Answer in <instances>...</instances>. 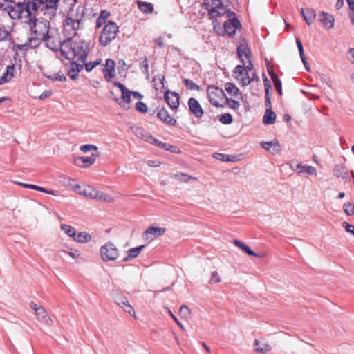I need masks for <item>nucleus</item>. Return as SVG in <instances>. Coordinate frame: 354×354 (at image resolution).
Listing matches in <instances>:
<instances>
[{
  "label": "nucleus",
  "instance_id": "nucleus-19",
  "mask_svg": "<svg viewBox=\"0 0 354 354\" xmlns=\"http://www.w3.org/2000/svg\"><path fill=\"white\" fill-rule=\"evenodd\" d=\"M237 55L242 64H245V59L250 58V50L248 45L241 44L237 47Z\"/></svg>",
  "mask_w": 354,
  "mask_h": 354
},
{
  "label": "nucleus",
  "instance_id": "nucleus-23",
  "mask_svg": "<svg viewBox=\"0 0 354 354\" xmlns=\"http://www.w3.org/2000/svg\"><path fill=\"white\" fill-rule=\"evenodd\" d=\"M301 13L308 25H310L315 19L316 13L313 9L309 8H301Z\"/></svg>",
  "mask_w": 354,
  "mask_h": 354
},
{
  "label": "nucleus",
  "instance_id": "nucleus-64",
  "mask_svg": "<svg viewBox=\"0 0 354 354\" xmlns=\"http://www.w3.org/2000/svg\"><path fill=\"white\" fill-rule=\"evenodd\" d=\"M147 165L150 167H156L160 166V162L159 161L149 160Z\"/></svg>",
  "mask_w": 354,
  "mask_h": 354
},
{
  "label": "nucleus",
  "instance_id": "nucleus-43",
  "mask_svg": "<svg viewBox=\"0 0 354 354\" xmlns=\"http://www.w3.org/2000/svg\"><path fill=\"white\" fill-rule=\"evenodd\" d=\"M174 178L176 180L182 181V182H188L191 179H196L195 178H193L192 176L187 175L184 173L176 174L174 175Z\"/></svg>",
  "mask_w": 354,
  "mask_h": 354
},
{
  "label": "nucleus",
  "instance_id": "nucleus-18",
  "mask_svg": "<svg viewBox=\"0 0 354 354\" xmlns=\"http://www.w3.org/2000/svg\"><path fill=\"white\" fill-rule=\"evenodd\" d=\"M157 117L167 125L175 126L176 124V120L165 109H162L158 112Z\"/></svg>",
  "mask_w": 354,
  "mask_h": 354
},
{
  "label": "nucleus",
  "instance_id": "nucleus-17",
  "mask_svg": "<svg viewBox=\"0 0 354 354\" xmlns=\"http://www.w3.org/2000/svg\"><path fill=\"white\" fill-rule=\"evenodd\" d=\"M261 145L265 150L270 152L272 154H277L280 152V145L277 140H273L270 142H262Z\"/></svg>",
  "mask_w": 354,
  "mask_h": 354
},
{
  "label": "nucleus",
  "instance_id": "nucleus-4",
  "mask_svg": "<svg viewBox=\"0 0 354 354\" xmlns=\"http://www.w3.org/2000/svg\"><path fill=\"white\" fill-rule=\"evenodd\" d=\"M85 15L84 6H78L75 9L72 8L68 12L64 21V26L66 30L76 31L82 28V21Z\"/></svg>",
  "mask_w": 354,
  "mask_h": 354
},
{
  "label": "nucleus",
  "instance_id": "nucleus-7",
  "mask_svg": "<svg viewBox=\"0 0 354 354\" xmlns=\"http://www.w3.org/2000/svg\"><path fill=\"white\" fill-rule=\"evenodd\" d=\"M100 252L102 260L105 262L115 261L119 257L118 249L116 245L111 242H108L102 245L100 248Z\"/></svg>",
  "mask_w": 354,
  "mask_h": 354
},
{
  "label": "nucleus",
  "instance_id": "nucleus-41",
  "mask_svg": "<svg viewBox=\"0 0 354 354\" xmlns=\"http://www.w3.org/2000/svg\"><path fill=\"white\" fill-rule=\"evenodd\" d=\"M62 254H68L73 259H76L80 256L79 252L76 250H71L69 252H66L65 250H60L57 252V255L62 257Z\"/></svg>",
  "mask_w": 354,
  "mask_h": 354
},
{
  "label": "nucleus",
  "instance_id": "nucleus-50",
  "mask_svg": "<svg viewBox=\"0 0 354 354\" xmlns=\"http://www.w3.org/2000/svg\"><path fill=\"white\" fill-rule=\"evenodd\" d=\"M136 108L140 113H145L147 112V105L141 101H139L136 103Z\"/></svg>",
  "mask_w": 354,
  "mask_h": 354
},
{
  "label": "nucleus",
  "instance_id": "nucleus-40",
  "mask_svg": "<svg viewBox=\"0 0 354 354\" xmlns=\"http://www.w3.org/2000/svg\"><path fill=\"white\" fill-rule=\"evenodd\" d=\"M219 121L224 124H230L233 122V118L230 113L222 114L219 117Z\"/></svg>",
  "mask_w": 354,
  "mask_h": 354
},
{
  "label": "nucleus",
  "instance_id": "nucleus-8",
  "mask_svg": "<svg viewBox=\"0 0 354 354\" xmlns=\"http://www.w3.org/2000/svg\"><path fill=\"white\" fill-rule=\"evenodd\" d=\"M207 94L209 102L216 107L223 106L221 104L225 100V94L223 89L214 86H209L207 88Z\"/></svg>",
  "mask_w": 354,
  "mask_h": 354
},
{
  "label": "nucleus",
  "instance_id": "nucleus-48",
  "mask_svg": "<svg viewBox=\"0 0 354 354\" xmlns=\"http://www.w3.org/2000/svg\"><path fill=\"white\" fill-rule=\"evenodd\" d=\"M80 150L84 153L88 152L91 150H94L95 151H97V147L95 145H93L86 144V145H82L80 147Z\"/></svg>",
  "mask_w": 354,
  "mask_h": 354
},
{
  "label": "nucleus",
  "instance_id": "nucleus-58",
  "mask_svg": "<svg viewBox=\"0 0 354 354\" xmlns=\"http://www.w3.org/2000/svg\"><path fill=\"white\" fill-rule=\"evenodd\" d=\"M140 64H141V68H143L144 69V71L145 73L148 74L149 73V65H148V62H147V57H145L144 58V59L140 62Z\"/></svg>",
  "mask_w": 354,
  "mask_h": 354
},
{
  "label": "nucleus",
  "instance_id": "nucleus-26",
  "mask_svg": "<svg viewBox=\"0 0 354 354\" xmlns=\"http://www.w3.org/2000/svg\"><path fill=\"white\" fill-rule=\"evenodd\" d=\"M41 41H44L43 38L31 35L24 46L26 47V48H35L41 44Z\"/></svg>",
  "mask_w": 354,
  "mask_h": 354
},
{
  "label": "nucleus",
  "instance_id": "nucleus-14",
  "mask_svg": "<svg viewBox=\"0 0 354 354\" xmlns=\"http://www.w3.org/2000/svg\"><path fill=\"white\" fill-rule=\"evenodd\" d=\"M102 72L106 81H111L115 76V62L111 59H107L106 60L105 68L102 70Z\"/></svg>",
  "mask_w": 354,
  "mask_h": 354
},
{
  "label": "nucleus",
  "instance_id": "nucleus-59",
  "mask_svg": "<svg viewBox=\"0 0 354 354\" xmlns=\"http://www.w3.org/2000/svg\"><path fill=\"white\" fill-rule=\"evenodd\" d=\"M52 95L51 91H44L39 97L40 100L46 99Z\"/></svg>",
  "mask_w": 354,
  "mask_h": 354
},
{
  "label": "nucleus",
  "instance_id": "nucleus-21",
  "mask_svg": "<svg viewBox=\"0 0 354 354\" xmlns=\"http://www.w3.org/2000/svg\"><path fill=\"white\" fill-rule=\"evenodd\" d=\"M254 351L256 352L262 353V354H267L268 353L272 347L270 344H268L267 342H266L263 340H258L255 339L254 344Z\"/></svg>",
  "mask_w": 354,
  "mask_h": 354
},
{
  "label": "nucleus",
  "instance_id": "nucleus-22",
  "mask_svg": "<svg viewBox=\"0 0 354 354\" xmlns=\"http://www.w3.org/2000/svg\"><path fill=\"white\" fill-rule=\"evenodd\" d=\"M320 22L328 29H330L334 26V17L332 15L326 12H322L319 15Z\"/></svg>",
  "mask_w": 354,
  "mask_h": 354
},
{
  "label": "nucleus",
  "instance_id": "nucleus-11",
  "mask_svg": "<svg viewBox=\"0 0 354 354\" xmlns=\"http://www.w3.org/2000/svg\"><path fill=\"white\" fill-rule=\"evenodd\" d=\"M166 232V229L160 227H149L143 233V239L145 240H153L154 238L162 235Z\"/></svg>",
  "mask_w": 354,
  "mask_h": 354
},
{
  "label": "nucleus",
  "instance_id": "nucleus-9",
  "mask_svg": "<svg viewBox=\"0 0 354 354\" xmlns=\"http://www.w3.org/2000/svg\"><path fill=\"white\" fill-rule=\"evenodd\" d=\"M79 194L93 199H97L106 202L113 201V198L110 196L103 192H99L91 186H86L84 187L82 190L79 192Z\"/></svg>",
  "mask_w": 354,
  "mask_h": 354
},
{
  "label": "nucleus",
  "instance_id": "nucleus-61",
  "mask_svg": "<svg viewBox=\"0 0 354 354\" xmlns=\"http://www.w3.org/2000/svg\"><path fill=\"white\" fill-rule=\"evenodd\" d=\"M169 314H170L171 317L173 318V319L175 321V322L178 324V326L179 327H180V328L182 330H184L185 328H184L183 324L178 321V319L176 317V316L171 311H169Z\"/></svg>",
  "mask_w": 354,
  "mask_h": 354
},
{
  "label": "nucleus",
  "instance_id": "nucleus-57",
  "mask_svg": "<svg viewBox=\"0 0 354 354\" xmlns=\"http://www.w3.org/2000/svg\"><path fill=\"white\" fill-rule=\"evenodd\" d=\"M263 76H264L263 83H264V86H265V91L266 93V95H268L269 91L271 88V85H270V82L269 80L268 79V77L265 75Z\"/></svg>",
  "mask_w": 354,
  "mask_h": 354
},
{
  "label": "nucleus",
  "instance_id": "nucleus-3",
  "mask_svg": "<svg viewBox=\"0 0 354 354\" xmlns=\"http://www.w3.org/2000/svg\"><path fill=\"white\" fill-rule=\"evenodd\" d=\"M89 50V44L85 41H73L71 39L61 43V55L68 60L84 63Z\"/></svg>",
  "mask_w": 354,
  "mask_h": 354
},
{
  "label": "nucleus",
  "instance_id": "nucleus-38",
  "mask_svg": "<svg viewBox=\"0 0 354 354\" xmlns=\"http://www.w3.org/2000/svg\"><path fill=\"white\" fill-rule=\"evenodd\" d=\"M61 229L70 237H72L73 239L75 236V230L74 227H73L71 225H66V224H62L61 225Z\"/></svg>",
  "mask_w": 354,
  "mask_h": 354
},
{
  "label": "nucleus",
  "instance_id": "nucleus-16",
  "mask_svg": "<svg viewBox=\"0 0 354 354\" xmlns=\"http://www.w3.org/2000/svg\"><path fill=\"white\" fill-rule=\"evenodd\" d=\"M35 313L39 322L49 326L53 324V320L42 306H39Z\"/></svg>",
  "mask_w": 354,
  "mask_h": 354
},
{
  "label": "nucleus",
  "instance_id": "nucleus-60",
  "mask_svg": "<svg viewBox=\"0 0 354 354\" xmlns=\"http://www.w3.org/2000/svg\"><path fill=\"white\" fill-rule=\"evenodd\" d=\"M247 60H248V64L245 65V64H243L242 65L244 66V68H245V69H247V71L249 73V71H251L253 69V65H252V63L250 59H247Z\"/></svg>",
  "mask_w": 354,
  "mask_h": 354
},
{
  "label": "nucleus",
  "instance_id": "nucleus-20",
  "mask_svg": "<svg viewBox=\"0 0 354 354\" xmlns=\"http://www.w3.org/2000/svg\"><path fill=\"white\" fill-rule=\"evenodd\" d=\"M290 167L292 170L295 171H297L299 174H301L303 172H305L309 175H314L317 176V170L313 166L309 165H304L301 163H297L295 166V167H293L292 165H290Z\"/></svg>",
  "mask_w": 354,
  "mask_h": 354
},
{
  "label": "nucleus",
  "instance_id": "nucleus-1",
  "mask_svg": "<svg viewBox=\"0 0 354 354\" xmlns=\"http://www.w3.org/2000/svg\"><path fill=\"white\" fill-rule=\"evenodd\" d=\"M26 9L19 19L28 24L31 35L43 39L48 37L50 24L47 19L37 21V16L42 15L51 19L55 17L59 0H25Z\"/></svg>",
  "mask_w": 354,
  "mask_h": 354
},
{
  "label": "nucleus",
  "instance_id": "nucleus-36",
  "mask_svg": "<svg viewBox=\"0 0 354 354\" xmlns=\"http://www.w3.org/2000/svg\"><path fill=\"white\" fill-rule=\"evenodd\" d=\"M44 41H45L46 46L51 49L52 50H57L58 48H60L61 43L60 44H56L52 40V37L50 35H48V37H46V38L44 39Z\"/></svg>",
  "mask_w": 354,
  "mask_h": 354
},
{
  "label": "nucleus",
  "instance_id": "nucleus-62",
  "mask_svg": "<svg viewBox=\"0 0 354 354\" xmlns=\"http://www.w3.org/2000/svg\"><path fill=\"white\" fill-rule=\"evenodd\" d=\"M154 42L160 48H162L165 46L162 37H158V38L154 40Z\"/></svg>",
  "mask_w": 354,
  "mask_h": 354
},
{
  "label": "nucleus",
  "instance_id": "nucleus-46",
  "mask_svg": "<svg viewBox=\"0 0 354 354\" xmlns=\"http://www.w3.org/2000/svg\"><path fill=\"white\" fill-rule=\"evenodd\" d=\"M344 210L348 216L354 214V205L350 203H345L344 205Z\"/></svg>",
  "mask_w": 354,
  "mask_h": 354
},
{
  "label": "nucleus",
  "instance_id": "nucleus-32",
  "mask_svg": "<svg viewBox=\"0 0 354 354\" xmlns=\"http://www.w3.org/2000/svg\"><path fill=\"white\" fill-rule=\"evenodd\" d=\"M135 135L142 140L149 142L152 140V136L141 127H136L134 131Z\"/></svg>",
  "mask_w": 354,
  "mask_h": 354
},
{
  "label": "nucleus",
  "instance_id": "nucleus-51",
  "mask_svg": "<svg viewBox=\"0 0 354 354\" xmlns=\"http://www.w3.org/2000/svg\"><path fill=\"white\" fill-rule=\"evenodd\" d=\"M148 142L155 144L158 146H160L162 148L165 149L166 150H170V149L169 147H167V145L166 143H162V142H160L158 139L153 138V136H152V140L151 141H149Z\"/></svg>",
  "mask_w": 354,
  "mask_h": 354
},
{
  "label": "nucleus",
  "instance_id": "nucleus-29",
  "mask_svg": "<svg viewBox=\"0 0 354 354\" xmlns=\"http://www.w3.org/2000/svg\"><path fill=\"white\" fill-rule=\"evenodd\" d=\"M15 71V66L13 64L8 66L6 72L0 78L2 84H4L11 80L14 77V72Z\"/></svg>",
  "mask_w": 354,
  "mask_h": 354
},
{
  "label": "nucleus",
  "instance_id": "nucleus-2",
  "mask_svg": "<svg viewBox=\"0 0 354 354\" xmlns=\"http://www.w3.org/2000/svg\"><path fill=\"white\" fill-rule=\"evenodd\" d=\"M203 6L208 10L211 19H215L227 14L228 19L223 24V27H217L216 21H214V30L220 35H228L232 36L237 28H241V23L236 17V14L230 9L226 8L221 0H203Z\"/></svg>",
  "mask_w": 354,
  "mask_h": 354
},
{
  "label": "nucleus",
  "instance_id": "nucleus-30",
  "mask_svg": "<svg viewBox=\"0 0 354 354\" xmlns=\"http://www.w3.org/2000/svg\"><path fill=\"white\" fill-rule=\"evenodd\" d=\"M276 115L271 109H267L263 118V122L265 124H272L275 122Z\"/></svg>",
  "mask_w": 354,
  "mask_h": 354
},
{
  "label": "nucleus",
  "instance_id": "nucleus-56",
  "mask_svg": "<svg viewBox=\"0 0 354 354\" xmlns=\"http://www.w3.org/2000/svg\"><path fill=\"white\" fill-rule=\"evenodd\" d=\"M342 225L348 233L354 235V226L353 225L348 224L346 222H344Z\"/></svg>",
  "mask_w": 354,
  "mask_h": 354
},
{
  "label": "nucleus",
  "instance_id": "nucleus-24",
  "mask_svg": "<svg viewBox=\"0 0 354 354\" xmlns=\"http://www.w3.org/2000/svg\"><path fill=\"white\" fill-rule=\"evenodd\" d=\"M333 174L337 178L346 179L348 178V169L342 164L335 165L333 168Z\"/></svg>",
  "mask_w": 354,
  "mask_h": 354
},
{
  "label": "nucleus",
  "instance_id": "nucleus-49",
  "mask_svg": "<svg viewBox=\"0 0 354 354\" xmlns=\"http://www.w3.org/2000/svg\"><path fill=\"white\" fill-rule=\"evenodd\" d=\"M213 157L217 160H220L223 162L232 161V159L230 158V157L228 156L223 154V153H214Z\"/></svg>",
  "mask_w": 354,
  "mask_h": 354
},
{
  "label": "nucleus",
  "instance_id": "nucleus-37",
  "mask_svg": "<svg viewBox=\"0 0 354 354\" xmlns=\"http://www.w3.org/2000/svg\"><path fill=\"white\" fill-rule=\"evenodd\" d=\"M225 88V90L227 91V92L232 96H236L239 94V90L232 83H230V82L226 83Z\"/></svg>",
  "mask_w": 354,
  "mask_h": 354
},
{
  "label": "nucleus",
  "instance_id": "nucleus-55",
  "mask_svg": "<svg viewBox=\"0 0 354 354\" xmlns=\"http://www.w3.org/2000/svg\"><path fill=\"white\" fill-rule=\"evenodd\" d=\"M221 281V279H220V277H219V275L218 274L217 272H213L212 273V277H211V279L209 280V283H218Z\"/></svg>",
  "mask_w": 354,
  "mask_h": 354
},
{
  "label": "nucleus",
  "instance_id": "nucleus-6",
  "mask_svg": "<svg viewBox=\"0 0 354 354\" xmlns=\"http://www.w3.org/2000/svg\"><path fill=\"white\" fill-rule=\"evenodd\" d=\"M118 32V27L115 22L109 21L106 24L102 30L100 38V42L102 46H106L116 37Z\"/></svg>",
  "mask_w": 354,
  "mask_h": 354
},
{
  "label": "nucleus",
  "instance_id": "nucleus-25",
  "mask_svg": "<svg viewBox=\"0 0 354 354\" xmlns=\"http://www.w3.org/2000/svg\"><path fill=\"white\" fill-rule=\"evenodd\" d=\"M131 92L127 89L126 91H124L122 92V101L118 102L119 100L118 98H115V100L119 103V104L122 106L123 108L127 109L129 108V102L131 100Z\"/></svg>",
  "mask_w": 354,
  "mask_h": 354
},
{
  "label": "nucleus",
  "instance_id": "nucleus-10",
  "mask_svg": "<svg viewBox=\"0 0 354 354\" xmlns=\"http://www.w3.org/2000/svg\"><path fill=\"white\" fill-rule=\"evenodd\" d=\"M234 77L239 81L240 84L243 86H248L250 84L249 80V73L247 69L244 68L243 65H238L234 70Z\"/></svg>",
  "mask_w": 354,
  "mask_h": 354
},
{
  "label": "nucleus",
  "instance_id": "nucleus-45",
  "mask_svg": "<svg viewBox=\"0 0 354 354\" xmlns=\"http://www.w3.org/2000/svg\"><path fill=\"white\" fill-rule=\"evenodd\" d=\"M183 82H184L185 85L187 87H188L190 90H196V91L201 90V87L198 84L193 82V81H192L189 79H185L183 80Z\"/></svg>",
  "mask_w": 354,
  "mask_h": 354
},
{
  "label": "nucleus",
  "instance_id": "nucleus-13",
  "mask_svg": "<svg viewBox=\"0 0 354 354\" xmlns=\"http://www.w3.org/2000/svg\"><path fill=\"white\" fill-rule=\"evenodd\" d=\"M70 61V66L68 70V75L71 79L75 80L77 78L79 73L83 69L84 64L77 61Z\"/></svg>",
  "mask_w": 354,
  "mask_h": 354
},
{
  "label": "nucleus",
  "instance_id": "nucleus-42",
  "mask_svg": "<svg viewBox=\"0 0 354 354\" xmlns=\"http://www.w3.org/2000/svg\"><path fill=\"white\" fill-rule=\"evenodd\" d=\"M225 104L228 105L231 109L234 110H238L240 107L239 102L231 98L226 97L225 100Z\"/></svg>",
  "mask_w": 354,
  "mask_h": 354
},
{
  "label": "nucleus",
  "instance_id": "nucleus-63",
  "mask_svg": "<svg viewBox=\"0 0 354 354\" xmlns=\"http://www.w3.org/2000/svg\"><path fill=\"white\" fill-rule=\"evenodd\" d=\"M113 85L119 88L122 92L127 90V88L124 86V85L119 82H114Z\"/></svg>",
  "mask_w": 354,
  "mask_h": 354
},
{
  "label": "nucleus",
  "instance_id": "nucleus-5",
  "mask_svg": "<svg viewBox=\"0 0 354 354\" xmlns=\"http://www.w3.org/2000/svg\"><path fill=\"white\" fill-rule=\"evenodd\" d=\"M26 1L16 3L12 0H0V9L6 11L12 19H19L26 9Z\"/></svg>",
  "mask_w": 354,
  "mask_h": 354
},
{
  "label": "nucleus",
  "instance_id": "nucleus-44",
  "mask_svg": "<svg viewBox=\"0 0 354 354\" xmlns=\"http://www.w3.org/2000/svg\"><path fill=\"white\" fill-rule=\"evenodd\" d=\"M31 189L37 190V191H39V192H44V193H46V194H52V195H54V196L58 195V192L57 191L48 190V189H45L44 187H39V186H37V185H32Z\"/></svg>",
  "mask_w": 354,
  "mask_h": 354
},
{
  "label": "nucleus",
  "instance_id": "nucleus-28",
  "mask_svg": "<svg viewBox=\"0 0 354 354\" xmlns=\"http://www.w3.org/2000/svg\"><path fill=\"white\" fill-rule=\"evenodd\" d=\"M137 4L140 10L144 14L152 13L153 11V6L151 3L138 0Z\"/></svg>",
  "mask_w": 354,
  "mask_h": 354
},
{
  "label": "nucleus",
  "instance_id": "nucleus-35",
  "mask_svg": "<svg viewBox=\"0 0 354 354\" xmlns=\"http://www.w3.org/2000/svg\"><path fill=\"white\" fill-rule=\"evenodd\" d=\"M73 239L78 243H84L90 241L91 236L86 232H79L75 233Z\"/></svg>",
  "mask_w": 354,
  "mask_h": 354
},
{
  "label": "nucleus",
  "instance_id": "nucleus-27",
  "mask_svg": "<svg viewBox=\"0 0 354 354\" xmlns=\"http://www.w3.org/2000/svg\"><path fill=\"white\" fill-rule=\"evenodd\" d=\"M144 248H145V245H140V246L129 249L128 251V255L123 259V261L127 262L133 258L137 257Z\"/></svg>",
  "mask_w": 354,
  "mask_h": 354
},
{
  "label": "nucleus",
  "instance_id": "nucleus-39",
  "mask_svg": "<svg viewBox=\"0 0 354 354\" xmlns=\"http://www.w3.org/2000/svg\"><path fill=\"white\" fill-rule=\"evenodd\" d=\"M46 77L52 81L64 82L66 80V76L63 73H56L47 75Z\"/></svg>",
  "mask_w": 354,
  "mask_h": 354
},
{
  "label": "nucleus",
  "instance_id": "nucleus-12",
  "mask_svg": "<svg viewBox=\"0 0 354 354\" xmlns=\"http://www.w3.org/2000/svg\"><path fill=\"white\" fill-rule=\"evenodd\" d=\"M178 94L176 92L167 91L165 93V100L171 109H176L179 106Z\"/></svg>",
  "mask_w": 354,
  "mask_h": 354
},
{
  "label": "nucleus",
  "instance_id": "nucleus-15",
  "mask_svg": "<svg viewBox=\"0 0 354 354\" xmlns=\"http://www.w3.org/2000/svg\"><path fill=\"white\" fill-rule=\"evenodd\" d=\"M188 106L190 112L194 115L196 118H201L203 115V110L198 102L193 97L188 100Z\"/></svg>",
  "mask_w": 354,
  "mask_h": 354
},
{
  "label": "nucleus",
  "instance_id": "nucleus-34",
  "mask_svg": "<svg viewBox=\"0 0 354 354\" xmlns=\"http://www.w3.org/2000/svg\"><path fill=\"white\" fill-rule=\"evenodd\" d=\"M270 75L271 76V79L274 83L275 89L279 95H282V87L281 82L279 77V76L273 72H270Z\"/></svg>",
  "mask_w": 354,
  "mask_h": 354
},
{
  "label": "nucleus",
  "instance_id": "nucleus-53",
  "mask_svg": "<svg viewBox=\"0 0 354 354\" xmlns=\"http://www.w3.org/2000/svg\"><path fill=\"white\" fill-rule=\"evenodd\" d=\"M123 310L129 313V315L136 317V313L133 308L130 305V304H126L125 306H123Z\"/></svg>",
  "mask_w": 354,
  "mask_h": 354
},
{
  "label": "nucleus",
  "instance_id": "nucleus-31",
  "mask_svg": "<svg viewBox=\"0 0 354 354\" xmlns=\"http://www.w3.org/2000/svg\"><path fill=\"white\" fill-rule=\"evenodd\" d=\"M233 243L239 247L240 249H241L243 251H244L246 254H248V255H250V256H254V257H259V255H258L257 253H255L254 252H253L248 245H246L245 244H244L243 242H241V241H239V240H236V239H234L233 241Z\"/></svg>",
  "mask_w": 354,
  "mask_h": 354
},
{
  "label": "nucleus",
  "instance_id": "nucleus-33",
  "mask_svg": "<svg viewBox=\"0 0 354 354\" xmlns=\"http://www.w3.org/2000/svg\"><path fill=\"white\" fill-rule=\"evenodd\" d=\"M100 155L97 152L95 153H93L90 157H80L79 160H80L84 165L82 167H89L93 165L96 161V158L99 157Z\"/></svg>",
  "mask_w": 354,
  "mask_h": 354
},
{
  "label": "nucleus",
  "instance_id": "nucleus-47",
  "mask_svg": "<svg viewBox=\"0 0 354 354\" xmlns=\"http://www.w3.org/2000/svg\"><path fill=\"white\" fill-rule=\"evenodd\" d=\"M101 61L100 60H96L95 62H88V63H86V62H84V65L85 66V68H86V71H88V72H90L91 71L95 66H97V65H99L100 64Z\"/></svg>",
  "mask_w": 354,
  "mask_h": 354
},
{
  "label": "nucleus",
  "instance_id": "nucleus-52",
  "mask_svg": "<svg viewBox=\"0 0 354 354\" xmlns=\"http://www.w3.org/2000/svg\"><path fill=\"white\" fill-rule=\"evenodd\" d=\"M180 313L182 316L187 317L190 315L191 310L187 306L183 305L180 308Z\"/></svg>",
  "mask_w": 354,
  "mask_h": 354
},
{
  "label": "nucleus",
  "instance_id": "nucleus-54",
  "mask_svg": "<svg viewBox=\"0 0 354 354\" xmlns=\"http://www.w3.org/2000/svg\"><path fill=\"white\" fill-rule=\"evenodd\" d=\"M127 298L124 296L118 294L114 297L115 302L117 305H122V304H124V301H126Z\"/></svg>",
  "mask_w": 354,
  "mask_h": 354
}]
</instances>
